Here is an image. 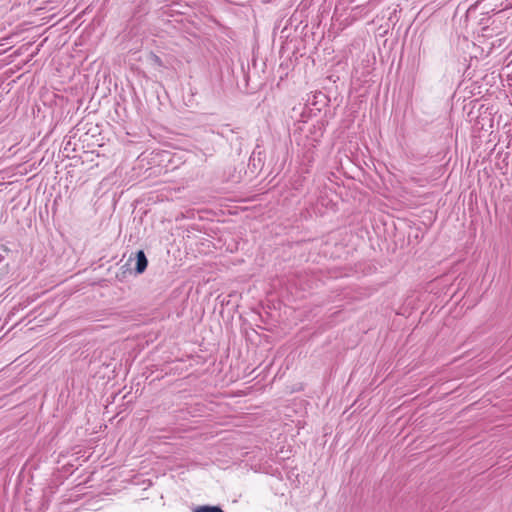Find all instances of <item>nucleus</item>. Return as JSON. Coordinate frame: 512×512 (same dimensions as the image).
Here are the masks:
<instances>
[{
	"label": "nucleus",
	"mask_w": 512,
	"mask_h": 512,
	"mask_svg": "<svg viewBox=\"0 0 512 512\" xmlns=\"http://www.w3.org/2000/svg\"><path fill=\"white\" fill-rule=\"evenodd\" d=\"M4 260V256L0 255V263Z\"/></svg>",
	"instance_id": "4"
},
{
	"label": "nucleus",
	"mask_w": 512,
	"mask_h": 512,
	"mask_svg": "<svg viewBox=\"0 0 512 512\" xmlns=\"http://www.w3.org/2000/svg\"><path fill=\"white\" fill-rule=\"evenodd\" d=\"M148 266V259L143 250H138L132 253L127 260V263L123 267H129L130 272H134L135 275H140L145 272Z\"/></svg>",
	"instance_id": "1"
},
{
	"label": "nucleus",
	"mask_w": 512,
	"mask_h": 512,
	"mask_svg": "<svg viewBox=\"0 0 512 512\" xmlns=\"http://www.w3.org/2000/svg\"><path fill=\"white\" fill-rule=\"evenodd\" d=\"M147 61L155 67H163L162 59L153 52H150L147 56Z\"/></svg>",
	"instance_id": "3"
},
{
	"label": "nucleus",
	"mask_w": 512,
	"mask_h": 512,
	"mask_svg": "<svg viewBox=\"0 0 512 512\" xmlns=\"http://www.w3.org/2000/svg\"><path fill=\"white\" fill-rule=\"evenodd\" d=\"M193 512H224L220 506L201 505L193 509Z\"/></svg>",
	"instance_id": "2"
}]
</instances>
